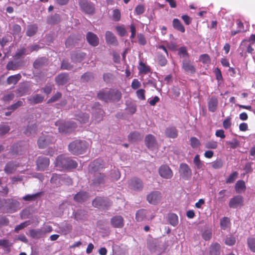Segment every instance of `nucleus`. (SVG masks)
Wrapping results in <instances>:
<instances>
[{"mask_svg": "<svg viewBox=\"0 0 255 255\" xmlns=\"http://www.w3.org/2000/svg\"><path fill=\"white\" fill-rule=\"evenodd\" d=\"M44 100V97L40 94H36L29 98L28 100L32 105L41 103Z\"/></svg>", "mask_w": 255, "mask_h": 255, "instance_id": "nucleus-31", "label": "nucleus"}, {"mask_svg": "<svg viewBox=\"0 0 255 255\" xmlns=\"http://www.w3.org/2000/svg\"><path fill=\"white\" fill-rule=\"evenodd\" d=\"M145 90L142 89L138 90L136 92V94L137 98L141 100H144L145 99Z\"/></svg>", "mask_w": 255, "mask_h": 255, "instance_id": "nucleus-58", "label": "nucleus"}, {"mask_svg": "<svg viewBox=\"0 0 255 255\" xmlns=\"http://www.w3.org/2000/svg\"><path fill=\"white\" fill-rule=\"evenodd\" d=\"M157 59L158 64L161 66H165L167 63V60L165 57L161 54L159 52L157 53Z\"/></svg>", "mask_w": 255, "mask_h": 255, "instance_id": "nucleus-42", "label": "nucleus"}, {"mask_svg": "<svg viewBox=\"0 0 255 255\" xmlns=\"http://www.w3.org/2000/svg\"><path fill=\"white\" fill-rule=\"evenodd\" d=\"M140 136L139 132L133 131L131 132L128 136V140L130 142H133L136 140Z\"/></svg>", "mask_w": 255, "mask_h": 255, "instance_id": "nucleus-47", "label": "nucleus"}, {"mask_svg": "<svg viewBox=\"0 0 255 255\" xmlns=\"http://www.w3.org/2000/svg\"><path fill=\"white\" fill-rule=\"evenodd\" d=\"M55 139L49 135H42L38 139L37 144L39 148H44L50 144L55 142Z\"/></svg>", "mask_w": 255, "mask_h": 255, "instance_id": "nucleus-7", "label": "nucleus"}, {"mask_svg": "<svg viewBox=\"0 0 255 255\" xmlns=\"http://www.w3.org/2000/svg\"><path fill=\"white\" fill-rule=\"evenodd\" d=\"M193 162L197 168L198 169L202 168L204 166V163L201 161L200 156L198 154L195 155L193 159Z\"/></svg>", "mask_w": 255, "mask_h": 255, "instance_id": "nucleus-43", "label": "nucleus"}, {"mask_svg": "<svg viewBox=\"0 0 255 255\" xmlns=\"http://www.w3.org/2000/svg\"><path fill=\"white\" fill-rule=\"evenodd\" d=\"M89 195L86 192H79L74 197V200L77 202L82 203L88 200Z\"/></svg>", "mask_w": 255, "mask_h": 255, "instance_id": "nucleus-24", "label": "nucleus"}, {"mask_svg": "<svg viewBox=\"0 0 255 255\" xmlns=\"http://www.w3.org/2000/svg\"><path fill=\"white\" fill-rule=\"evenodd\" d=\"M138 70L140 73H143L146 74L150 71V69L149 67L147 66L144 63L142 62H140L139 65L138 67Z\"/></svg>", "mask_w": 255, "mask_h": 255, "instance_id": "nucleus-41", "label": "nucleus"}, {"mask_svg": "<svg viewBox=\"0 0 255 255\" xmlns=\"http://www.w3.org/2000/svg\"><path fill=\"white\" fill-rule=\"evenodd\" d=\"M238 175V173L237 171L233 172L232 174H231L228 178L226 179L227 183H233L236 178L237 177Z\"/></svg>", "mask_w": 255, "mask_h": 255, "instance_id": "nucleus-51", "label": "nucleus"}, {"mask_svg": "<svg viewBox=\"0 0 255 255\" xmlns=\"http://www.w3.org/2000/svg\"><path fill=\"white\" fill-rule=\"evenodd\" d=\"M26 52V49L25 48H22L17 50L16 53L14 56V59H19L22 56L24 55Z\"/></svg>", "mask_w": 255, "mask_h": 255, "instance_id": "nucleus-60", "label": "nucleus"}, {"mask_svg": "<svg viewBox=\"0 0 255 255\" xmlns=\"http://www.w3.org/2000/svg\"><path fill=\"white\" fill-rule=\"evenodd\" d=\"M62 97V94L59 92H56L55 94L52 96L48 100V103H51L58 101Z\"/></svg>", "mask_w": 255, "mask_h": 255, "instance_id": "nucleus-52", "label": "nucleus"}, {"mask_svg": "<svg viewBox=\"0 0 255 255\" xmlns=\"http://www.w3.org/2000/svg\"><path fill=\"white\" fill-rule=\"evenodd\" d=\"M244 205V198L241 195H237L231 198L229 203L231 208H236Z\"/></svg>", "mask_w": 255, "mask_h": 255, "instance_id": "nucleus-12", "label": "nucleus"}, {"mask_svg": "<svg viewBox=\"0 0 255 255\" xmlns=\"http://www.w3.org/2000/svg\"><path fill=\"white\" fill-rule=\"evenodd\" d=\"M79 5L83 12L89 15H93L95 13V4L88 0H79Z\"/></svg>", "mask_w": 255, "mask_h": 255, "instance_id": "nucleus-4", "label": "nucleus"}, {"mask_svg": "<svg viewBox=\"0 0 255 255\" xmlns=\"http://www.w3.org/2000/svg\"><path fill=\"white\" fill-rule=\"evenodd\" d=\"M145 11V8L142 4H138L135 8V12L137 15L142 14Z\"/></svg>", "mask_w": 255, "mask_h": 255, "instance_id": "nucleus-63", "label": "nucleus"}, {"mask_svg": "<svg viewBox=\"0 0 255 255\" xmlns=\"http://www.w3.org/2000/svg\"><path fill=\"white\" fill-rule=\"evenodd\" d=\"M221 246L218 243H212L209 248V255H220Z\"/></svg>", "mask_w": 255, "mask_h": 255, "instance_id": "nucleus-25", "label": "nucleus"}, {"mask_svg": "<svg viewBox=\"0 0 255 255\" xmlns=\"http://www.w3.org/2000/svg\"><path fill=\"white\" fill-rule=\"evenodd\" d=\"M218 98L215 96H212L209 99L208 101V110L211 112H215L218 108Z\"/></svg>", "mask_w": 255, "mask_h": 255, "instance_id": "nucleus-17", "label": "nucleus"}, {"mask_svg": "<svg viewBox=\"0 0 255 255\" xmlns=\"http://www.w3.org/2000/svg\"><path fill=\"white\" fill-rule=\"evenodd\" d=\"M21 78V76L20 74L10 76L7 79V83L9 85H15L19 81Z\"/></svg>", "mask_w": 255, "mask_h": 255, "instance_id": "nucleus-33", "label": "nucleus"}, {"mask_svg": "<svg viewBox=\"0 0 255 255\" xmlns=\"http://www.w3.org/2000/svg\"><path fill=\"white\" fill-rule=\"evenodd\" d=\"M147 211L144 209H140L137 211L135 215V219L137 221H142L146 217Z\"/></svg>", "mask_w": 255, "mask_h": 255, "instance_id": "nucleus-39", "label": "nucleus"}, {"mask_svg": "<svg viewBox=\"0 0 255 255\" xmlns=\"http://www.w3.org/2000/svg\"><path fill=\"white\" fill-rule=\"evenodd\" d=\"M106 41L107 44L117 45L118 44V40L116 38V37L114 35V34L110 31H107L106 32L105 34Z\"/></svg>", "mask_w": 255, "mask_h": 255, "instance_id": "nucleus-22", "label": "nucleus"}, {"mask_svg": "<svg viewBox=\"0 0 255 255\" xmlns=\"http://www.w3.org/2000/svg\"><path fill=\"white\" fill-rule=\"evenodd\" d=\"M229 223V219L228 217H224L221 219L220 226L223 230H225L227 227L228 224Z\"/></svg>", "mask_w": 255, "mask_h": 255, "instance_id": "nucleus-55", "label": "nucleus"}, {"mask_svg": "<svg viewBox=\"0 0 255 255\" xmlns=\"http://www.w3.org/2000/svg\"><path fill=\"white\" fill-rule=\"evenodd\" d=\"M55 165L60 170H65L76 168L78 164L71 158L65 155H60L55 160Z\"/></svg>", "mask_w": 255, "mask_h": 255, "instance_id": "nucleus-1", "label": "nucleus"}, {"mask_svg": "<svg viewBox=\"0 0 255 255\" xmlns=\"http://www.w3.org/2000/svg\"><path fill=\"white\" fill-rule=\"evenodd\" d=\"M111 94V89L109 90L103 89L101 90L97 94V97L99 100L104 101L106 103L109 102V97Z\"/></svg>", "mask_w": 255, "mask_h": 255, "instance_id": "nucleus-20", "label": "nucleus"}, {"mask_svg": "<svg viewBox=\"0 0 255 255\" xmlns=\"http://www.w3.org/2000/svg\"><path fill=\"white\" fill-rule=\"evenodd\" d=\"M73 68L72 65L67 60H63L62 62L61 68L65 70H71Z\"/></svg>", "mask_w": 255, "mask_h": 255, "instance_id": "nucleus-53", "label": "nucleus"}, {"mask_svg": "<svg viewBox=\"0 0 255 255\" xmlns=\"http://www.w3.org/2000/svg\"><path fill=\"white\" fill-rule=\"evenodd\" d=\"M172 26L174 29L181 32H184L185 31V27L181 23V21L177 18H174L172 21Z\"/></svg>", "mask_w": 255, "mask_h": 255, "instance_id": "nucleus-30", "label": "nucleus"}, {"mask_svg": "<svg viewBox=\"0 0 255 255\" xmlns=\"http://www.w3.org/2000/svg\"><path fill=\"white\" fill-rule=\"evenodd\" d=\"M77 120L82 124L87 123L89 120V116L86 113H80L77 116Z\"/></svg>", "mask_w": 255, "mask_h": 255, "instance_id": "nucleus-35", "label": "nucleus"}, {"mask_svg": "<svg viewBox=\"0 0 255 255\" xmlns=\"http://www.w3.org/2000/svg\"><path fill=\"white\" fill-rule=\"evenodd\" d=\"M128 186L130 189L134 191H141L143 188V183L140 179L133 177L129 181Z\"/></svg>", "mask_w": 255, "mask_h": 255, "instance_id": "nucleus-9", "label": "nucleus"}, {"mask_svg": "<svg viewBox=\"0 0 255 255\" xmlns=\"http://www.w3.org/2000/svg\"><path fill=\"white\" fill-rule=\"evenodd\" d=\"M21 30V26L17 24H14L12 26V34L13 35H18L20 33Z\"/></svg>", "mask_w": 255, "mask_h": 255, "instance_id": "nucleus-64", "label": "nucleus"}, {"mask_svg": "<svg viewBox=\"0 0 255 255\" xmlns=\"http://www.w3.org/2000/svg\"><path fill=\"white\" fill-rule=\"evenodd\" d=\"M21 63L20 62L9 61L6 65L7 70H16L20 68Z\"/></svg>", "mask_w": 255, "mask_h": 255, "instance_id": "nucleus-34", "label": "nucleus"}, {"mask_svg": "<svg viewBox=\"0 0 255 255\" xmlns=\"http://www.w3.org/2000/svg\"><path fill=\"white\" fill-rule=\"evenodd\" d=\"M248 245L250 250L255 253V238H249L248 239Z\"/></svg>", "mask_w": 255, "mask_h": 255, "instance_id": "nucleus-45", "label": "nucleus"}, {"mask_svg": "<svg viewBox=\"0 0 255 255\" xmlns=\"http://www.w3.org/2000/svg\"><path fill=\"white\" fill-rule=\"evenodd\" d=\"M111 224L115 228H122L124 226V219L121 216H115L111 219Z\"/></svg>", "mask_w": 255, "mask_h": 255, "instance_id": "nucleus-13", "label": "nucleus"}, {"mask_svg": "<svg viewBox=\"0 0 255 255\" xmlns=\"http://www.w3.org/2000/svg\"><path fill=\"white\" fill-rule=\"evenodd\" d=\"M205 147L207 149H216L218 147V143L215 141H209L205 144Z\"/></svg>", "mask_w": 255, "mask_h": 255, "instance_id": "nucleus-48", "label": "nucleus"}, {"mask_svg": "<svg viewBox=\"0 0 255 255\" xmlns=\"http://www.w3.org/2000/svg\"><path fill=\"white\" fill-rule=\"evenodd\" d=\"M144 142L145 145L149 149L155 147L157 144L155 137L151 134H149L145 137Z\"/></svg>", "mask_w": 255, "mask_h": 255, "instance_id": "nucleus-15", "label": "nucleus"}, {"mask_svg": "<svg viewBox=\"0 0 255 255\" xmlns=\"http://www.w3.org/2000/svg\"><path fill=\"white\" fill-rule=\"evenodd\" d=\"M94 78L93 74L90 72H86L81 76V79L82 82H86Z\"/></svg>", "mask_w": 255, "mask_h": 255, "instance_id": "nucleus-46", "label": "nucleus"}, {"mask_svg": "<svg viewBox=\"0 0 255 255\" xmlns=\"http://www.w3.org/2000/svg\"><path fill=\"white\" fill-rule=\"evenodd\" d=\"M182 68L187 73L192 74L196 72V69L194 66L191 63L189 60L183 61Z\"/></svg>", "mask_w": 255, "mask_h": 255, "instance_id": "nucleus-19", "label": "nucleus"}, {"mask_svg": "<svg viewBox=\"0 0 255 255\" xmlns=\"http://www.w3.org/2000/svg\"><path fill=\"white\" fill-rule=\"evenodd\" d=\"M86 54L83 52H75L71 55V58L73 62H81L86 57Z\"/></svg>", "mask_w": 255, "mask_h": 255, "instance_id": "nucleus-21", "label": "nucleus"}, {"mask_svg": "<svg viewBox=\"0 0 255 255\" xmlns=\"http://www.w3.org/2000/svg\"><path fill=\"white\" fill-rule=\"evenodd\" d=\"M55 125L58 127L59 131L61 133L71 132L77 127L76 124L74 122H63L61 121H57Z\"/></svg>", "mask_w": 255, "mask_h": 255, "instance_id": "nucleus-3", "label": "nucleus"}, {"mask_svg": "<svg viewBox=\"0 0 255 255\" xmlns=\"http://www.w3.org/2000/svg\"><path fill=\"white\" fill-rule=\"evenodd\" d=\"M199 60L204 64L210 63L211 58L207 54H203L200 56Z\"/></svg>", "mask_w": 255, "mask_h": 255, "instance_id": "nucleus-49", "label": "nucleus"}, {"mask_svg": "<svg viewBox=\"0 0 255 255\" xmlns=\"http://www.w3.org/2000/svg\"><path fill=\"white\" fill-rule=\"evenodd\" d=\"M18 166V163H15L13 161H9L6 164L4 168V171L7 174L13 173Z\"/></svg>", "mask_w": 255, "mask_h": 255, "instance_id": "nucleus-18", "label": "nucleus"}, {"mask_svg": "<svg viewBox=\"0 0 255 255\" xmlns=\"http://www.w3.org/2000/svg\"><path fill=\"white\" fill-rule=\"evenodd\" d=\"M92 205L96 208L107 209L111 205V202L107 198L97 197L93 201Z\"/></svg>", "mask_w": 255, "mask_h": 255, "instance_id": "nucleus-5", "label": "nucleus"}, {"mask_svg": "<svg viewBox=\"0 0 255 255\" xmlns=\"http://www.w3.org/2000/svg\"><path fill=\"white\" fill-rule=\"evenodd\" d=\"M121 12L119 9H115L113 11V19L115 21H118L121 19Z\"/></svg>", "mask_w": 255, "mask_h": 255, "instance_id": "nucleus-50", "label": "nucleus"}, {"mask_svg": "<svg viewBox=\"0 0 255 255\" xmlns=\"http://www.w3.org/2000/svg\"><path fill=\"white\" fill-rule=\"evenodd\" d=\"M61 20V16L60 14L55 13L53 15L49 17L47 19V22L49 24H56Z\"/></svg>", "mask_w": 255, "mask_h": 255, "instance_id": "nucleus-38", "label": "nucleus"}, {"mask_svg": "<svg viewBox=\"0 0 255 255\" xmlns=\"http://www.w3.org/2000/svg\"><path fill=\"white\" fill-rule=\"evenodd\" d=\"M168 221L171 225L176 226L178 223V216L175 214L170 213L168 216Z\"/></svg>", "mask_w": 255, "mask_h": 255, "instance_id": "nucleus-36", "label": "nucleus"}, {"mask_svg": "<svg viewBox=\"0 0 255 255\" xmlns=\"http://www.w3.org/2000/svg\"><path fill=\"white\" fill-rule=\"evenodd\" d=\"M38 27L35 24H32L28 26L26 31V35L29 37L32 36L36 34Z\"/></svg>", "mask_w": 255, "mask_h": 255, "instance_id": "nucleus-37", "label": "nucleus"}, {"mask_svg": "<svg viewBox=\"0 0 255 255\" xmlns=\"http://www.w3.org/2000/svg\"><path fill=\"white\" fill-rule=\"evenodd\" d=\"M49 159L47 157L39 156L36 161L37 169L39 171H44L49 166Z\"/></svg>", "mask_w": 255, "mask_h": 255, "instance_id": "nucleus-11", "label": "nucleus"}, {"mask_svg": "<svg viewBox=\"0 0 255 255\" xmlns=\"http://www.w3.org/2000/svg\"><path fill=\"white\" fill-rule=\"evenodd\" d=\"M223 165V162L221 159H219L216 161H214L212 163V167L214 169H219L222 167Z\"/></svg>", "mask_w": 255, "mask_h": 255, "instance_id": "nucleus-54", "label": "nucleus"}, {"mask_svg": "<svg viewBox=\"0 0 255 255\" xmlns=\"http://www.w3.org/2000/svg\"><path fill=\"white\" fill-rule=\"evenodd\" d=\"M162 197V194L160 191H153L147 195L146 200L149 203L156 205L161 201Z\"/></svg>", "mask_w": 255, "mask_h": 255, "instance_id": "nucleus-6", "label": "nucleus"}, {"mask_svg": "<svg viewBox=\"0 0 255 255\" xmlns=\"http://www.w3.org/2000/svg\"><path fill=\"white\" fill-rule=\"evenodd\" d=\"M138 42L140 45H144L146 43V39L144 35L142 33H138L137 34Z\"/></svg>", "mask_w": 255, "mask_h": 255, "instance_id": "nucleus-61", "label": "nucleus"}, {"mask_svg": "<svg viewBox=\"0 0 255 255\" xmlns=\"http://www.w3.org/2000/svg\"><path fill=\"white\" fill-rule=\"evenodd\" d=\"M202 237L205 241H209L212 237V232L210 230H206L202 234Z\"/></svg>", "mask_w": 255, "mask_h": 255, "instance_id": "nucleus-57", "label": "nucleus"}, {"mask_svg": "<svg viewBox=\"0 0 255 255\" xmlns=\"http://www.w3.org/2000/svg\"><path fill=\"white\" fill-rule=\"evenodd\" d=\"M231 125V118L230 117L227 118L223 122V126L226 129L229 128Z\"/></svg>", "mask_w": 255, "mask_h": 255, "instance_id": "nucleus-62", "label": "nucleus"}, {"mask_svg": "<svg viewBox=\"0 0 255 255\" xmlns=\"http://www.w3.org/2000/svg\"><path fill=\"white\" fill-rule=\"evenodd\" d=\"M87 144L86 141L79 139L71 142L68 145L69 151L73 154L78 155L86 151Z\"/></svg>", "mask_w": 255, "mask_h": 255, "instance_id": "nucleus-2", "label": "nucleus"}, {"mask_svg": "<svg viewBox=\"0 0 255 255\" xmlns=\"http://www.w3.org/2000/svg\"><path fill=\"white\" fill-rule=\"evenodd\" d=\"M165 134L168 137L175 138L178 136V130L174 127H168L166 128Z\"/></svg>", "mask_w": 255, "mask_h": 255, "instance_id": "nucleus-26", "label": "nucleus"}, {"mask_svg": "<svg viewBox=\"0 0 255 255\" xmlns=\"http://www.w3.org/2000/svg\"><path fill=\"white\" fill-rule=\"evenodd\" d=\"M236 239L234 237H227L225 239V244L226 245L232 246L235 244Z\"/></svg>", "mask_w": 255, "mask_h": 255, "instance_id": "nucleus-59", "label": "nucleus"}, {"mask_svg": "<svg viewBox=\"0 0 255 255\" xmlns=\"http://www.w3.org/2000/svg\"><path fill=\"white\" fill-rule=\"evenodd\" d=\"M190 144L192 147L196 148L200 145V142L197 138L192 137L190 138Z\"/></svg>", "mask_w": 255, "mask_h": 255, "instance_id": "nucleus-56", "label": "nucleus"}, {"mask_svg": "<svg viewBox=\"0 0 255 255\" xmlns=\"http://www.w3.org/2000/svg\"><path fill=\"white\" fill-rule=\"evenodd\" d=\"M253 44L252 43H248V41L247 40H244L242 41L239 48L244 49L246 47L247 52L252 54L254 50V49L252 47Z\"/></svg>", "mask_w": 255, "mask_h": 255, "instance_id": "nucleus-32", "label": "nucleus"}, {"mask_svg": "<svg viewBox=\"0 0 255 255\" xmlns=\"http://www.w3.org/2000/svg\"><path fill=\"white\" fill-rule=\"evenodd\" d=\"M158 172L160 176L165 179H170L173 176L172 170L166 165H161L158 169Z\"/></svg>", "mask_w": 255, "mask_h": 255, "instance_id": "nucleus-10", "label": "nucleus"}, {"mask_svg": "<svg viewBox=\"0 0 255 255\" xmlns=\"http://www.w3.org/2000/svg\"><path fill=\"white\" fill-rule=\"evenodd\" d=\"M41 195V192H38L34 194H27L23 197L22 199L24 201H35Z\"/></svg>", "mask_w": 255, "mask_h": 255, "instance_id": "nucleus-40", "label": "nucleus"}, {"mask_svg": "<svg viewBox=\"0 0 255 255\" xmlns=\"http://www.w3.org/2000/svg\"><path fill=\"white\" fill-rule=\"evenodd\" d=\"M122 94L121 92L117 89H111L109 102H117L122 98Z\"/></svg>", "mask_w": 255, "mask_h": 255, "instance_id": "nucleus-14", "label": "nucleus"}, {"mask_svg": "<svg viewBox=\"0 0 255 255\" xmlns=\"http://www.w3.org/2000/svg\"><path fill=\"white\" fill-rule=\"evenodd\" d=\"M226 144L228 145L231 149H235L240 145L239 142L237 139H234L232 141H227Z\"/></svg>", "mask_w": 255, "mask_h": 255, "instance_id": "nucleus-44", "label": "nucleus"}, {"mask_svg": "<svg viewBox=\"0 0 255 255\" xmlns=\"http://www.w3.org/2000/svg\"><path fill=\"white\" fill-rule=\"evenodd\" d=\"M105 181L106 176L104 174L96 173L95 174V178L93 180V183L94 185L98 186L101 184L105 183Z\"/></svg>", "mask_w": 255, "mask_h": 255, "instance_id": "nucleus-23", "label": "nucleus"}, {"mask_svg": "<svg viewBox=\"0 0 255 255\" xmlns=\"http://www.w3.org/2000/svg\"><path fill=\"white\" fill-rule=\"evenodd\" d=\"M235 190L237 193L244 192L246 190L245 182L244 180H238L235 184Z\"/></svg>", "mask_w": 255, "mask_h": 255, "instance_id": "nucleus-29", "label": "nucleus"}, {"mask_svg": "<svg viewBox=\"0 0 255 255\" xmlns=\"http://www.w3.org/2000/svg\"><path fill=\"white\" fill-rule=\"evenodd\" d=\"M68 75L66 73L59 74L55 78V82L58 85H63L67 83Z\"/></svg>", "mask_w": 255, "mask_h": 255, "instance_id": "nucleus-27", "label": "nucleus"}, {"mask_svg": "<svg viewBox=\"0 0 255 255\" xmlns=\"http://www.w3.org/2000/svg\"><path fill=\"white\" fill-rule=\"evenodd\" d=\"M86 39L90 45L96 46L99 44V38L96 34L92 32H88L86 35Z\"/></svg>", "mask_w": 255, "mask_h": 255, "instance_id": "nucleus-16", "label": "nucleus"}, {"mask_svg": "<svg viewBox=\"0 0 255 255\" xmlns=\"http://www.w3.org/2000/svg\"><path fill=\"white\" fill-rule=\"evenodd\" d=\"M44 232L40 229H31L29 231V236L33 239H38L43 236Z\"/></svg>", "mask_w": 255, "mask_h": 255, "instance_id": "nucleus-28", "label": "nucleus"}, {"mask_svg": "<svg viewBox=\"0 0 255 255\" xmlns=\"http://www.w3.org/2000/svg\"><path fill=\"white\" fill-rule=\"evenodd\" d=\"M179 172L181 177L185 180H188L191 177V169L186 163H182L180 164Z\"/></svg>", "mask_w": 255, "mask_h": 255, "instance_id": "nucleus-8", "label": "nucleus"}]
</instances>
